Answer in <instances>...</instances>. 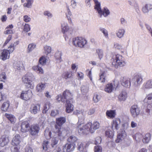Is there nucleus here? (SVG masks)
Returning <instances> with one entry per match:
<instances>
[{"instance_id":"f257e3e1","label":"nucleus","mask_w":152,"mask_h":152,"mask_svg":"<svg viewBox=\"0 0 152 152\" xmlns=\"http://www.w3.org/2000/svg\"><path fill=\"white\" fill-rule=\"evenodd\" d=\"M99 127L100 124L97 121H94L93 123L90 122H88L84 125L78 122L76 129L80 135H86L90 133H94Z\"/></svg>"},{"instance_id":"f03ea898","label":"nucleus","mask_w":152,"mask_h":152,"mask_svg":"<svg viewBox=\"0 0 152 152\" xmlns=\"http://www.w3.org/2000/svg\"><path fill=\"white\" fill-rule=\"evenodd\" d=\"M112 66L117 68L119 67H122L125 66L126 62L124 57L119 54L113 55L111 61Z\"/></svg>"},{"instance_id":"7ed1b4c3","label":"nucleus","mask_w":152,"mask_h":152,"mask_svg":"<svg viewBox=\"0 0 152 152\" xmlns=\"http://www.w3.org/2000/svg\"><path fill=\"white\" fill-rule=\"evenodd\" d=\"M66 118L65 117H61L56 119V124L54 126L55 130L54 132L57 134L59 136H62L61 127L66 123Z\"/></svg>"},{"instance_id":"20e7f679","label":"nucleus","mask_w":152,"mask_h":152,"mask_svg":"<svg viewBox=\"0 0 152 152\" xmlns=\"http://www.w3.org/2000/svg\"><path fill=\"white\" fill-rule=\"evenodd\" d=\"M72 44L75 47L84 48L87 44L86 40L82 37H76L73 38L72 42Z\"/></svg>"},{"instance_id":"39448f33","label":"nucleus","mask_w":152,"mask_h":152,"mask_svg":"<svg viewBox=\"0 0 152 152\" xmlns=\"http://www.w3.org/2000/svg\"><path fill=\"white\" fill-rule=\"evenodd\" d=\"M32 93L29 90L23 91H21L20 98L22 99L28 101L30 100L32 97Z\"/></svg>"},{"instance_id":"423d86ee","label":"nucleus","mask_w":152,"mask_h":152,"mask_svg":"<svg viewBox=\"0 0 152 152\" xmlns=\"http://www.w3.org/2000/svg\"><path fill=\"white\" fill-rule=\"evenodd\" d=\"M152 99V93H151L147 95L144 100V102L145 103H147L148 105L147 108L146 109V112L149 113L151 111H152V106L150 104L151 100Z\"/></svg>"},{"instance_id":"0eeeda50","label":"nucleus","mask_w":152,"mask_h":152,"mask_svg":"<svg viewBox=\"0 0 152 152\" xmlns=\"http://www.w3.org/2000/svg\"><path fill=\"white\" fill-rule=\"evenodd\" d=\"M22 80L24 83L27 84L26 86L28 88H33L31 84L32 78L29 74L27 73L24 75L22 77Z\"/></svg>"},{"instance_id":"6e6552de","label":"nucleus","mask_w":152,"mask_h":152,"mask_svg":"<svg viewBox=\"0 0 152 152\" xmlns=\"http://www.w3.org/2000/svg\"><path fill=\"white\" fill-rule=\"evenodd\" d=\"M130 112L132 116L134 118L137 117L139 115L140 110L138 105L134 104L130 107Z\"/></svg>"},{"instance_id":"1a4fd4ad","label":"nucleus","mask_w":152,"mask_h":152,"mask_svg":"<svg viewBox=\"0 0 152 152\" xmlns=\"http://www.w3.org/2000/svg\"><path fill=\"white\" fill-rule=\"evenodd\" d=\"M62 95L66 103H68L69 102L72 101L73 94L69 90H65L63 92Z\"/></svg>"},{"instance_id":"9d476101","label":"nucleus","mask_w":152,"mask_h":152,"mask_svg":"<svg viewBox=\"0 0 152 152\" xmlns=\"http://www.w3.org/2000/svg\"><path fill=\"white\" fill-rule=\"evenodd\" d=\"M76 145L75 143H67L62 147V152H72L75 150Z\"/></svg>"},{"instance_id":"9b49d317","label":"nucleus","mask_w":152,"mask_h":152,"mask_svg":"<svg viewBox=\"0 0 152 152\" xmlns=\"http://www.w3.org/2000/svg\"><path fill=\"white\" fill-rule=\"evenodd\" d=\"M40 129L39 125L38 124H33L30 127L29 132L33 136L37 135Z\"/></svg>"},{"instance_id":"f8f14e48","label":"nucleus","mask_w":152,"mask_h":152,"mask_svg":"<svg viewBox=\"0 0 152 152\" xmlns=\"http://www.w3.org/2000/svg\"><path fill=\"white\" fill-rule=\"evenodd\" d=\"M121 124L120 119L118 118L114 119L111 123V128L113 131L118 130L120 128Z\"/></svg>"},{"instance_id":"ddd939ff","label":"nucleus","mask_w":152,"mask_h":152,"mask_svg":"<svg viewBox=\"0 0 152 152\" xmlns=\"http://www.w3.org/2000/svg\"><path fill=\"white\" fill-rule=\"evenodd\" d=\"M120 82L123 86L129 88L131 86V80L130 78L126 77H122L121 78Z\"/></svg>"},{"instance_id":"4468645a","label":"nucleus","mask_w":152,"mask_h":152,"mask_svg":"<svg viewBox=\"0 0 152 152\" xmlns=\"http://www.w3.org/2000/svg\"><path fill=\"white\" fill-rule=\"evenodd\" d=\"M30 126V124L28 121H23L20 125V131L22 132L26 133L29 131Z\"/></svg>"},{"instance_id":"2eb2a0df","label":"nucleus","mask_w":152,"mask_h":152,"mask_svg":"<svg viewBox=\"0 0 152 152\" xmlns=\"http://www.w3.org/2000/svg\"><path fill=\"white\" fill-rule=\"evenodd\" d=\"M40 104L39 103L33 104L30 108V111L31 113L35 114L40 110Z\"/></svg>"},{"instance_id":"dca6fc26","label":"nucleus","mask_w":152,"mask_h":152,"mask_svg":"<svg viewBox=\"0 0 152 152\" xmlns=\"http://www.w3.org/2000/svg\"><path fill=\"white\" fill-rule=\"evenodd\" d=\"M126 136V133L124 131H122L117 134L115 142L117 143L121 142Z\"/></svg>"},{"instance_id":"f3484780","label":"nucleus","mask_w":152,"mask_h":152,"mask_svg":"<svg viewBox=\"0 0 152 152\" xmlns=\"http://www.w3.org/2000/svg\"><path fill=\"white\" fill-rule=\"evenodd\" d=\"M9 142L8 137L6 135H3L0 138V146L4 147L7 145Z\"/></svg>"},{"instance_id":"a211bd4d","label":"nucleus","mask_w":152,"mask_h":152,"mask_svg":"<svg viewBox=\"0 0 152 152\" xmlns=\"http://www.w3.org/2000/svg\"><path fill=\"white\" fill-rule=\"evenodd\" d=\"M21 137L19 134H16L13 138L11 144L13 146H17L19 145L20 142Z\"/></svg>"},{"instance_id":"6ab92c4d","label":"nucleus","mask_w":152,"mask_h":152,"mask_svg":"<svg viewBox=\"0 0 152 152\" xmlns=\"http://www.w3.org/2000/svg\"><path fill=\"white\" fill-rule=\"evenodd\" d=\"M10 54L7 49H3L1 54L0 58L2 60L4 61L9 58Z\"/></svg>"},{"instance_id":"aec40b11","label":"nucleus","mask_w":152,"mask_h":152,"mask_svg":"<svg viewBox=\"0 0 152 152\" xmlns=\"http://www.w3.org/2000/svg\"><path fill=\"white\" fill-rule=\"evenodd\" d=\"M127 97V94L125 91H122L118 96L119 100L121 101H125Z\"/></svg>"},{"instance_id":"412c9836","label":"nucleus","mask_w":152,"mask_h":152,"mask_svg":"<svg viewBox=\"0 0 152 152\" xmlns=\"http://www.w3.org/2000/svg\"><path fill=\"white\" fill-rule=\"evenodd\" d=\"M106 114L108 118L113 119L115 117L116 113L115 110H108L106 111Z\"/></svg>"},{"instance_id":"4be33fe9","label":"nucleus","mask_w":152,"mask_h":152,"mask_svg":"<svg viewBox=\"0 0 152 152\" xmlns=\"http://www.w3.org/2000/svg\"><path fill=\"white\" fill-rule=\"evenodd\" d=\"M5 116L11 124H14L15 123L16 119L13 115L6 113L5 114Z\"/></svg>"},{"instance_id":"5701e85b","label":"nucleus","mask_w":152,"mask_h":152,"mask_svg":"<svg viewBox=\"0 0 152 152\" xmlns=\"http://www.w3.org/2000/svg\"><path fill=\"white\" fill-rule=\"evenodd\" d=\"M101 13H99L101 17L102 15L105 17H107L110 14V13L109 10L106 7H104L102 10H101Z\"/></svg>"},{"instance_id":"b1692460","label":"nucleus","mask_w":152,"mask_h":152,"mask_svg":"<svg viewBox=\"0 0 152 152\" xmlns=\"http://www.w3.org/2000/svg\"><path fill=\"white\" fill-rule=\"evenodd\" d=\"M114 87L112 83H109L107 84L104 88V91L109 93H111L113 90Z\"/></svg>"},{"instance_id":"393cba45","label":"nucleus","mask_w":152,"mask_h":152,"mask_svg":"<svg viewBox=\"0 0 152 152\" xmlns=\"http://www.w3.org/2000/svg\"><path fill=\"white\" fill-rule=\"evenodd\" d=\"M62 77L63 78L65 79L71 78L72 76V74L71 71H66L64 72L62 74Z\"/></svg>"},{"instance_id":"a878e982","label":"nucleus","mask_w":152,"mask_h":152,"mask_svg":"<svg viewBox=\"0 0 152 152\" xmlns=\"http://www.w3.org/2000/svg\"><path fill=\"white\" fill-rule=\"evenodd\" d=\"M77 140V138L73 135L70 136L67 139V141L69 143L75 144Z\"/></svg>"},{"instance_id":"bb28decb","label":"nucleus","mask_w":152,"mask_h":152,"mask_svg":"<svg viewBox=\"0 0 152 152\" xmlns=\"http://www.w3.org/2000/svg\"><path fill=\"white\" fill-rule=\"evenodd\" d=\"M151 135L150 133H147L143 137L142 142L144 143H148L151 140Z\"/></svg>"},{"instance_id":"cd10ccee","label":"nucleus","mask_w":152,"mask_h":152,"mask_svg":"<svg viewBox=\"0 0 152 152\" xmlns=\"http://www.w3.org/2000/svg\"><path fill=\"white\" fill-rule=\"evenodd\" d=\"M45 137L47 139H50L52 137V132L48 128L46 129L44 134Z\"/></svg>"},{"instance_id":"c85d7f7f","label":"nucleus","mask_w":152,"mask_h":152,"mask_svg":"<svg viewBox=\"0 0 152 152\" xmlns=\"http://www.w3.org/2000/svg\"><path fill=\"white\" fill-rule=\"evenodd\" d=\"M13 27V26L12 24L9 25L8 26H7L5 28V29L6 30V31L4 32V34H13V31L12 30Z\"/></svg>"},{"instance_id":"c756f323","label":"nucleus","mask_w":152,"mask_h":152,"mask_svg":"<svg viewBox=\"0 0 152 152\" xmlns=\"http://www.w3.org/2000/svg\"><path fill=\"white\" fill-rule=\"evenodd\" d=\"M152 9V5L150 4H145L144 7H143L142 11L144 13L148 12L149 11Z\"/></svg>"},{"instance_id":"7c9ffc66","label":"nucleus","mask_w":152,"mask_h":152,"mask_svg":"<svg viewBox=\"0 0 152 152\" xmlns=\"http://www.w3.org/2000/svg\"><path fill=\"white\" fill-rule=\"evenodd\" d=\"M72 101H69L68 103H66V111L67 113H70L73 110V105L70 103Z\"/></svg>"},{"instance_id":"2f4dec72","label":"nucleus","mask_w":152,"mask_h":152,"mask_svg":"<svg viewBox=\"0 0 152 152\" xmlns=\"http://www.w3.org/2000/svg\"><path fill=\"white\" fill-rule=\"evenodd\" d=\"M45 83L43 84L42 83H39L36 87L37 91L38 92H42L45 89Z\"/></svg>"},{"instance_id":"473e14b6","label":"nucleus","mask_w":152,"mask_h":152,"mask_svg":"<svg viewBox=\"0 0 152 152\" xmlns=\"http://www.w3.org/2000/svg\"><path fill=\"white\" fill-rule=\"evenodd\" d=\"M10 105V104L8 101L4 102L2 104L1 107V110L4 111H7Z\"/></svg>"},{"instance_id":"72a5a7b5","label":"nucleus","mask_w":152,"mask_h":152,"mask_svg":"<svg viewBox=\"0 0 152 152\" xmlns=\"http://www.w3.org/2000/svg\"><path fill=\"white\" fill-rule=\"evenodd\" d=\"M95 5L94 6V9L97 11L98 13H101V10H102L100 4L99 2L97 0H94Z\"/></svg>"},{"instance_id":"f704fd0d","label":"nucleus","mask_w":152,"mask_h":152,"mask_svg":"<svg viewBox=\"0 0 152 152\" xmlns=\"http://www.w3.org/2000/svg\"><path fill=\"white\" fill-rule=\"evenodd\" d=\"M105 72L100 70V73L99 74V80L102 82L104 83L105 82L106 77L105 76Z\"/></svg>"},{"instance_id":"c9c22d12","label":"nucleus","mask_w":152,"mask_h":152,"mask_svg":"<svg viewBox=\"0 0 152 152\" xmlns=\"http://www.w3.org/2000/svg\"><path fill=\"white\" fill-rule=\"evenodd\" d=\"M33 69L37 72L42 74L43 73V70L42 68L38 65L32 67Z\"/></svg>"},{"instance_id":"e433bc0d","label":"nucleus","mask_w":152,"mask_h":152,"mask_svg":"<svg viewBox=\"0 0 152 152\" xmlns=\"http://www.w3.org/2000/svg\"><path fill=\"white\" fill-rule=\"evenodd\" d=\"M105 136L111 139L112 138L114 135V132L110 129H108L105 132Z\"/></svg>"},{"instance_id":"4c0bfd02","label":"nucleus","mask_w":152,"mask_h":152,"mask_svg":"<svg viewBox=\"0 0 152 152\" xmlns=\"http://www.w3.org/2000/svg\"><path fill=\"white\" fill-rule=\"evenodd\" d=\"M16 69L19 70H23L25 69L23 63L21 61H18L17 62L16 64Z\"/></svg>"},{"instance_id":"58836bf2","label":"nucleus","mask_w":152,"mask_h":152,"mask_svg":"<svg viewBox=\"0 0 152 152\" xmlns=\"http://www.w3.org/2000/svg\"><path fill=\"white\" fill-rule=\"evenodd\" d=\"M61 31L64 34L67 32L69 29V27L66 24H65L64 23L61 24Z\"/></svg>"},{"instance_id":"ea45409f","label":"nucleus","mask_w":152,"mask_h":152,"mask_svg":"<svg viewBox=\"0 0 152 152\" xmlns=\"http://www.w3.org/2000/svg\"><path fill=\"white\" fill-rule=\"evenodd\" d=\"M50 106V103L49 102H46L44 105V109L42 110V113H46L47 111L49 109Z\"/></svg>"},{"instance_id":"a19ab883","label":"nucleus","mask_w":152,"mask_h":152,"mask_svg":"<svg viewBox=\"0 0 152 152\" xmlns=\"http://www.w3.org/2000/svg\"><path fill=\"white\" fill-rule=\"evenodd\" d=\"M133 138L137 141H139L142 137V134L140 133L136 134L133 136Z\"/></svg>"},{"instance_id":"79ce46f5","label":"nucleus","mask_w":152,"mask_h":152,"mask_svg":"<svg viewBox=\"0 0 152 152\" xmlns=\"http://www.w3.org/2000/svg\"><path fill=\"white\" fill-rule=\"evenodd\" d=\"M125 32V31L124 29H120L118 30L116 34L118 37L121 38L123 36Z\"/></svg>"},{"instance_id":"37998d69","label":"nucleus","mask_w":152,"mask_h":152,"mask_svg":"<svg viewBox=\"0 0 152 152\" xmlns=\"http://www.w3.org/2000/svg\"><path fill=\"white\" fill-rule=\"evenodd\" d=\"M67 12H68V14H66V17L67 18L68 20L69 21V23H71L72 22V20L71 18H70V16L72 15V13L71 12H70L69 8V7L68 6H67Z\"/></svg>"},{"instance_id":"c03bdc74","label":"nucleus","mask_w":152,"mask_h":152,"mask_svg":"<svg viewBox=\"0 0 152 152\" xmlns=\"http://www.w3.org/2000/svg\"><path fill=\"white\" fill-rule=\"evenodd\" d=\"M48 144L49 142L46 140L43 141L42 143L43 149L45 151H47L48 150Z\"/></svg>"},{"instance_id":"a18cd8bd","label":"nucleus","mask_w":152,"mask_h":152,"mask_svg":"<svg viewBox=\"0 0 152 152\" xmlns=\"http://www.w3.org/2000/svg\"><path fill=\"white\" fill-rule=\"evenodd\" d=\"M47 59L45 56H42L40 57L39 60V62L40 64L42 65H45L46 63Z\"/></svg>"},{"instance_id":"49530a36","label":"nucleus","mask_w":152,"mask_h":152,"mask_svg":"<svg viewBox=\"0 0 152 152\" xmlns=\"http://www.w3.org/2000/svg\"><path fill=\"white\" fill-rule=\"evenodd\" d=\"M8 52L10 54L13 52L15 50V45L14 44L11 43L8 47Z\"/></svg>"},{"instance_id":"de8ad7c7","label":"nucleus","mask_w":152,"mask_h":152,"mask_svg":"<svg viewBox=\"0 0 152 152\" xmlns=\"http://www.w3.org/2000/svg\"><path fill=\"white\" fill-rule=\"evenodd\" d=\"M84 143L81 141L77 142V149L78 151L82 150L83 149Z\"/></svg>"},{"instance_id":"09e8293b","label":"nucleus","mask_w":152,"mask_h":152,"mask_svg":"<svg viewBox=\"0 0 152 152\" xmlns=\"http://www.w3.org/2000/svg\"><path fill=\"white\" fill-rule=\"evenodd\" d=\"M36 47V45L34 43H31L29 44L28 47V52H30L31 51L33 50Z\"/></svg>"},{"instance_id":"8fccbe9b","label":"nucleus","mask_w":152,"mask_h":152,"mask_svg":"<svg viewBox=\"0 0 152 152\" xmlns=\"http://www.w3.org/2000/svg\"><path fill=\"white\" fill-rule=\"evenodd\" d=\"M59 139L57 137H55L53 138L52 140L51 145L53 147L54 146L56 145L58 142Z\"/></svg>"},{"instance_id":"3c124183","label":"nucleus","mask_w":152,"mask_h":152,"mask_svg":"<svg viewBox=\"0 0 152 152\" xmlns=\"http://www.w3.org/2000/svg\"><path fill=\"white\" fill-rule=\"evenodd\" d=\"M136 82L137 85L140 84L142 81V79L141 76L137 75L135 76Z\"/></svg>"},{"instance_id":"603ef678","label":"nucleus","mask_w":152,"mask_h":152,"mask_svg":"<svg viewBox=\"0 0 152 152\" xmlns=\"http://www.w3.org/2000/svg\"><path fill=\"white\" fill-rule=\"evenodd\" d=\"M26 1L27 2L23 4V6L24 7L29 8L31 5L32 0H26Z\"/></svg>"},{"instance_id":"864d4df0","label":"nucleus","mask_w":152,"mask_h":152,"mask_svg":"<svg viewBox=\"0 0 152 152\" xmlns=\"http://www.w3.org/2000/svg\"><path fill=\"white\" fill-rule=\"evenodd\" d=\"M20 149V145H18L15 147H12L11 148V152H19Z\"/></svg>"},{"instance_id":"5fc2aeb1","label":"nucleus","mask_w":152,"mask_h":152,"mask_svg":"<svg viewBox=\"0 0 152 152\" xmlns=\"http://www.w3.org/2000/svg\"><path fill=\"white\" fill-rule=\"evenodd\" d=\"M102 148L99 145H96L94 147V152H102Z\"/></svg>"},{"instance_id":"6e6d98bb","label":"nucleus","mask_w":152,"mask_h":152,"mask_svg":"<svg viewBox=\"0 0 152 152\" xmlns=\"http://www.w3.org/2000/svg\"><path fill=\"white\" fill-rule=\"evenodd\" d=\"M44 50L45 53L48 54L51 51V47L48 46H46L44 47Z\"/></svg>"},{"instance_id":"4d7b16f0","label":"nucleus","mask_w":152,"mask_h":152,"mask_svg":"<svg viewBox=\"0 0 152 152\" xmlns=\"http://www.w3.org/2000/svg\"><path fill=\"white\" fill-rule=\"evenodd\" d=\"M145 88H152V84L151 80H148L147 81L145 85Z\"/></svg>"},{"instance_id":"13d9d810","label":"nucleus","mask_w":152,"mask_h":152,"mask_svg":"<svg viewBox=\"0 0 152 152\" xmlns=\"http://www.w3.org/2000/svg\"><path fill=\"white\" fill-rule=\"evenodd\" d=\"M58 110H52L50 113V115L51 116L55 117L58 114Z\"/></svg>"},{"instance_id":"bf43d9fd","label":"nucleus","mask_w":152,"mask_h":152,"mask_svg":"<svg viewBox=\"0 0 152 152\" xmlns=\"http://www.w3.org/2000/svg\"><path fill=\"white\" fill-rule=\"evenodd\" d=\"M56 100L58 102L61 101L62 102H65L62 95H58L57 96Z\"/></svg>"},{"instance_id":"052dcab7","label":"nucleus","mask_w":152,"mask_h":152,"mask_svg":"<svg viewBox=\"0 0 152 152\" xmlns=\"http://www.w3.org/2000/svg\"><path fill=\"white\" fill-rule=\"evenodd\" d=\"M77 77L79 80H82L84 78V74L81 72H78L77 74Z\"/></svg>"},{"instance_id":"680f3d73","label":"nucleus","mask_w":152,"mask_h":152,"mask_svg":"<svg viewBox=\"0 0 152 152\" xmlns=\"http://www.w3.org/2000/svg\"><path fill=\"white\" fill-rule=\"evenodd\" d=\"M12 36L11 35H9L7 37L6 39V40L4 43L3 45V46H6L12 39Z\"/></svg>"},{"instance_id":"e2e57ef3","label":"nucleus","mask_w":152,"mask_h":152,"mask_svg":"<svg viewBox=\"0 0 152 152\" xmlns=\"http://www.w3.org/2000/svg\"><path fill=\"white\" fill-rule=\"evenodd\" d=\"M23 21L26 23L29 22L31 20V18L27 15H25L23 17Z\"/></svg>"},{"instance_id":"0e129e2a","label":"nucleus","mask_w":152,"mask_h":152,"mask_svg":"<svg viewBox=\"0 0 152 152\" xmlns=\"http://www.w3.org/2000/svg\"><path fill=\"white\" fill-rule=\"evenodd\" d=\"M24 31L28 32L30 30V27L29 25L25 24L24 27Z\"/></svg>"},{"instance_id":"69168bd1","label":"nucleus","mask_w":152,"mask_h":152,"mask_svg":"<svg viewBox=\"0 0 152 152\" xmlns=\"http://www.w3.org/2000/svg\"><path fill=\"white\" fill-rule=\"evenodd\" d=\"M62 55V53L61 52L58 51L56 52L55 55V57L56 59H61V56Z\"/></svg>"},{"instance_id":"338daca9","label":"nucleus","mask_w":152,"mask_h":152,"mask_svg":"<svg viewBox=\"0 0 152 152\" xmlns=\"http://www.w3.org/2000/svg\"><path fill=\"white\" fill-rule=\"evenodd\" d=\"M100 30L103 33L104 36L106 37H108V34L107 31L104 28L100 29Z\"/></svg>"},{"instance_id":"774afa93","label":"nucleus","mask_w":152,"mask_h":152,"mask_svg":"<svg viewBox=\"0 0 152 152\" xmlns=\"http://www.w3.org/2000/svg\"><path fill=\"white\" fill-rule=\"evenodd\" d=\"M100 98L97 94H94L93 97V99L94 102H97L99 100Z\"/></svg>"}]
</instances>
